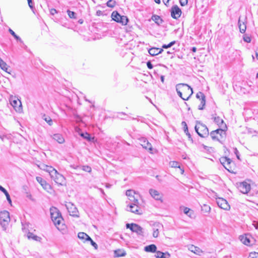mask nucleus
<instances>
[{
	"label": "nucleus",
	"mask_w": 258,
	"mask_h": 258,
	"mask_svg": "<svg viewBox=\"0 0 258 258\" xmlns=\"http://www.w3.org/2000/svg\"><path fill=\"white\" fill-rule=\"evenodd\" d=\"M135 191L132 189L127 190L126 191V195L128 197V199L131 202L130 204H134L136 205L139 204V201L137 198L135 197Z\"/></svg>",
	"instance_id": "0eeeda50"
},
{
	"label": "nucleus",
	"mask_w": 258,
	"mask_h": 258,
	"mask_svg": "<svg viewBox=\"0 0 258 258\" xmlns=\"http://www.w3.org/2000/svg\"><path fill=\"white\" fill-rule=\"evenodd\" d=\"M253 225L256 229L258 230V222H253Z\"/></svg>",
	"instance_id": "e2e57ef3"
},
{
	"label": "nucleus",
	"mask_w": 258,
	"mask_h": 258,
	"mask_svg": "<svg viewBox=\"0 0 258 258\" xmlns=\"http://www.w3.org/2000/svg\"><path fill=\"white\" fill-rule=\"evenodd\" d=\"M169 164L171 167L180 168V163L177 161H171L170 162Z\"/></svg>",
	"instance_id": "58836bf2"
},
{
	"label": "nucleus",
	"mask_w": 258,
	"mask_h": 258,
	"mask_svg": "<svg viewBox=\"0 0 258 258\" xmlns=\"http://www.w3.org/2000/svg\"><path fill=\"white\" fill-rule=\"evenodd\" d=\"M78 237L79 238L85 240V241L91 240V237L84 232H79L78 234Z\"/></svg>",
	"instance_id": "c85d7f7f"
},
{
	"label": "nucleus",
	"mask_w": 258,
	"mask_h": 258,
	"mask_svg": "<svg viewBox=\"0 0 258 258\" xmlns=\"http://www.w3.org/2000/svg\"><path fill=\"white\" fill-rule=\"evenodd\" d=\"M151 19L158 26L161 25L164 22L163 19L158 15H153Z\"/></svg>",
	"instance_id": "6ab92c4d"
},
{
	"label": "nucleus",
	"mask_w": 258,
	"mask_h": 258,
	"mask_svg": "<svg viewBox=\"0 0 258 258\" xmlns=\"http://www.w3.org/2000/svg\"><path fill=\"white\" fill-rule=\"evenodd\" d=\"M191 50L194 52H196L197 51V48L196 47H192L191 49Z\"/></svg>",
	"instance_id": "0e129e2a"
},
{
	"label": "nucleus",
	"mask_w": 258,
	"mask_h": 258,
	"mask_svg": "<svg viewBox=\"0 0 258 258\" xmlns=\"http://www.w3.org/2000/svg\"><path fill=\"white\" fill-rule=\"evenodd\" d=\"M234 153L236 154L237 159L240 160L239 155V152H238V151L237 150L236 148L235 149Z\"/></svg>",
	"instance_id": "052dcab7"
},
{
	"label": "nucleus",
	"mask_w": 258,
	"mask_h": 258,
	"mask_svg": "<svg viewBox=\"0 0 258 258\" xmlns=\"http://www.w3.org/2000/svg\"><path fill=\"white\" fill-rule=\"evenodd\" d=\"M156 249L157 247L154 244L147 245L144 247V250L146 252H156Z\"/></svg>",
	"instance_id": "412c9836"
},
{
	"label": "nucleus",
	"mask_w": 258,
	"mask_h": 258,
	"mask_svg": "<svg viewBox=\"0 0 258 258\" xmlns=\"http://www.w3.org/2000/svg\"><path fill=\"white\" fill-rule=\"evenodd\" d=\"M0 68L3 70L9 73L8 71V68L7 64L1 58H0Z\"/></svg>",
	"instance_id": "f704fd0d"
},
{
	"label": "nucleus",
	"mask_w": 258,
	"mask_h": 258,
	"mask_svg": "<svg viewBox=\"0 0 258 258\" xmlns=\"http://www.w3.org/2000/svg\"><path fill=\"white\" fill-rule=\"evenodd\" d=\"M11 104L13 106V107L16 109V108L18 107L17 106L20 104L18 110L20 111L21 109H22L21 108V102L20 100H13L11 101Z\"/></svg>",
	"instance_id": "cd10ccee"
},
{
	"label": "nucleus",
	"mask_w": 258,
	"mask_h": 258,
	"mask_svg": "<svg viewBox=\"0 0 258 258\" xmlns=\"http://www.w3.org/2000/svg\"><path fill=\"white\" fill-rule=\"evenodd\" d=\"M43 119L49 125H51L52 124L53 121L50 117L44 116Z\"/></svg>",
	"instance_id": "49530a36"
},
{
	"label": "nucleus",
	"mask_w": 258,
	"mask_h": 258,
	"mask_svg": "<svg viewBox=\"0 0 258 258\" xmlns=\"http://www.w3.org/2000/svg\"><path fill=\"white\" fill-rule=\"evenodd\" d=\"M205 104H206V98L205 99L201 100V104H202V105L203 106V107L205 105Z\"/></svg>",
	"instance_id": "680f3d73"
},
{
	"label": "nucleus",
	"mask_w": 258,
	"mask_h": 258,
	"mask_svg": "<svg viewBox=\"0 0 258 258\" xmlns=\"http://www.w3.org/2000/svg\"><path fill=\"white\" fill-rule=\"evenodd\" d=\"M53 180L55 183L60 185H62L65 181V178L62 175L58 173L56 175Z\"/></svg>",
	"instance_id": "a211bd4d"
},
{
	"label": "nucleus",
	"mask_w": 258,
	"mask_h": 258,
	"mask_svg": "<svg viewBox=\"0 0 258 258\" xmlns=\"http://www.w3.org/2000/svg\"><path fill=\"white\" fill-rule=\"evenodd\" d=\"M29 7L32 9L33 8V5L32 0H27Z\"/></svg>",
	"instance_id": "bf43d9fd"
},
{
	"label": "nucleus",
	"mask_w": 258,
	"mask_h": 258,
	"mask_svg": "<svg viewBox=\"0 0 258 258\" xmlns=\"http://www.w3.org/2000/svg\"><path fill=\"white\" fill-rule=\"evenodd\" d=\"M125 226L127 229H130L132 232L138 235H143V229L140 225L135 223H127Z\"/></svg>",
	"instance_id": "39448f33"
},
{
	"label": "nucleus",
	"mask_w": 258,
	"mask_h": 258,
	"mask_svg": "<svg viewBox=\"0 0 258 258\" xmlns=\"http://www.w3.org/2000/svg\"><path fill=\"white\" fill-rule=\"evenodd\" d=\"M159 230L158 229H154V231L153 232V236L155 238H156L159 235Z\"/></svg>",
	"instance_id": "3c124183"
},
{
	"label": "nucleus",
	"mask_w": 258,
	"mask_h": 258,
	"mask_svg": "<svg viewBox=\"0 0 258 258\" xmlns=\"http://www.w3.org/2000/svg\"><path fill=\"white\" fill-rule=\"evenodd\" d=\"M57 13V11L55 9H51L50 10V13L51 15H54Z\"/></svg>",
	"instance_id": "13d9d810"
},
{
	"label": "nucleus",
	"mask_w": 258,
	"mask_h": 258,
	"mask_svg": "<svg viewBox=\"0 0 258 258\" xmlns=\"http://www.w3.org/2000/svg\"><path fill=\"white\" fill-rule=\"evenodd\" d=\"M140 144L143 147V148L146 150H149L150 151H152V146L150 143L144 137H142L139 139Z\"/></svg>",
	"instance_id": "9b49d317"
},
{
	"label": "nucleus",
	"mask_w": 258,
	"mask_h": 258,
	"mask_svg": "<svg viewBox=\"0 0 258 258\" xmlns=\"http://www.w3.org/2000/svg\"><path fill=\"white\" fill-rule=\"evenodd\" d=\"M189 249L195 254L200 255L203 252L202 250L198 247L195 246L193 245L190 246Z\"/></svg>",
	"instance_id": "393cba45"
},
{
	"label": "nucleus",
	"mask_w": 258,
	"mask_h": 258,
	"mask_svg": "<svg viewBox=\"0 0 258 258\" xmlns=\"http://www.w3.org/2000/svg\"><path fill=\"white\" fill-rule=\"evenodd\" d=\"M122 115L127 116V115L125 113L122 112L118 113L117 116V117L120 118L121 119H123V118L122 117Z\"/></svg>",
	"instance_id": "6e6d98bb"
},
{
	"label": "nucleus",
	"mask_w": 258,
	"mask_h": 258,
	"mask_svg": "<svg viewBox=\"0 0 258 258\" xmlns=\"http://www.w3.org/2000/svg\"><path fill=\"white\" fill-rule=\"evenodd\" d=\"M128 22L127 17L125 16H121L119 18V23L121 24L122 25H126Z\"/></svg>",
	"instance_id": "72a5a7b5"
},
{
	"label": "nucleus",
	"mask_w": 258,
	"mask_h": 258,
	"mask_svg": "<svg viewBox=\"0 0 258 258\" xmlns=\"http://www.w3.org/2000/svg\"><path fill=\"white\" fill-rule=\"evenodd\" d=\"M243 40L244 42L247 43H250L251 40L250 36L247 34L243 36Z\"/></svg>",
	"instance_id": "ea45409f"
},
{
	"label": "nucleus",
	"mask_w": 258,
	"mask_h": 258,
	"mask_svg": "<svg viewBox=\"0 0 258 258\" xmlns=\"http://www.w3.org/2000/svg\"><path fill=\"white\" fill-rule=\"evenodd\" d=\"M240 241L244 244L249 245L250 244V240L247 235H242L240 236Z\"/></svg>",
	"instance_id": "bb28decb"
},
{
	"label": "nucleus",
	"mask_w": 258,
	"mask_h": 258,
	"mask_svg": "<svg viewBox=\"0 0 258 258\" xmlns=\"http://www.w3.org/2000/svg\"><path fill=\"white\" fill-rule=\"evenodd\" d=\"M42 167V169L49 173H51V172L54 169V168L50 166H48L46 165H43Z\"/></svg>",
	"instance_id": "e433bc0d"
},
{
	"label": "nucleus",
	"mask_w": 258,
	"mask_h": 258,
	"mask_svg": "<svg viewBox=\"0 0 258 258\" xmlns=\"http://www.w3.org/2000/svg\"><path fill=\"white\" fill-rule=\"evenodd\" d=\"M67 12L68 13V16H69V17L70 18H71V19H76L77 18V17H76L77 14L74 12H73L69 10H68Z\"/></svg>",
	"instance_id": "4c0bfd02"
},
{
	"label": "nucleus",
	"mask_w": 258,
	"mask_h": 258,
	"mask_svg": "<svg viewBox=\"0 0 258 258\" xmlns=\"http://www.w3.org/2000/svg\"><path fill=\"white\" fill-rule=\"evenodd\" d=\"M214 121L217 123L218 125H220L221 124H223L224 123L223 119H222L219 116L214 117Z\"/></svg>",
	"instance_id": "79ce46f5"
},
{
	"label": "nucleus",
	"mask_w": 258,
	"mask_h": 258,
	"mask_svg": "<svg viewBox=\"0 0 258 258\" xmlns=\"http://www.w3.org/2000/svg\"><path fill=\"white\" fill-rule=\"evenodd\" d=\"M27 237L29 239H33V240L36 241H40L41 239V238L34 234L33 233L28 232L27 234Z\"/></svg>",
	"instance_id": "4be33fe9"
},
{
	"label": "nucleus",
	"mask_w": 258,
	"mask_h": 258,
	"mask_svg": "<svg viewBox=\"0 0 258 258\" xmlns=\"http://www.w3.org/2000/svg\"><path fill=\"white\" fill-rule=\"evenodd\" d=\"M36 180L39 182L42 187L47 191H49L51 189V186L49 184L46 182V181L43 179L41 177H36Z\"/></svg>",
	"instance_id": "f8f14e48"
},
{
	"label": "nucleus",
	"mask_w": 258,
	"mask_h": 258,
	"mask_svg": "<svg viewBox=\"0 0 258 258\" xmlns=\"http://www.w3.org/2000/svg\"><path fill=\"white\" fill-rule=\"evenodd\" d=\"M115 3L116 2L114 0H109L107 2L106 5L109 8H113L115 5Z\"/></svg>",
	"instance_id": "a19ab883"
},
{
	"label": "nucleus",
	"mask_w": 258,
	"mask_h": 258,
	"mask_svg": "<svg viewBox=\"0 0 258 258\" xmlns=\"http://www.w3.org/2000/svg\"><path fill=\"white\" fill-rule=\"evenodd\" d=\"M81 136L84 138V139H86L88 141H92L94 140V138H92L90 136V135L88 134V133H81L80 134Z\"/></svg>",
	"instance_id": "c9c22d12"
},
{
	"label": "nucleus",
	"mask_w": 258,
	"mask_h": 258,
	"mask_svg": "<svg viewBox=\"0 0 258 258\" xmlns=\"http://www.w3.org/2000/svg\"><path fill=\"white\" fill-rule=\"evenodd\" d=\"M58 173V172H57V171L54 169L50 173H49V175L50 176L51 178L53 180L56 175Z\"/></svg>",
	"instance_id": "de8ad7c7"
},
{
	"label": "nucleus",
	"mask_w": 258,
	"mask_h": 258,
	"mask_svg": "<svg viewBox=\"0 0 258 258\" xmlns=\"http://www.w3.org/2000/svg\"><path fill=\"white\" fill-rule=\"evenodd\" d=\"M196 97L201 100L206 98L205 95L202 92H198L196 94Z\"/></svg>",
	"instance_id": "37998d69"
},
{
	"label": "nucleus",
	"mask_w": 258,
	"mask_h": 258,
	"mask_svg": "<svg viewBox=\"0 0 258 258\" xmlns=\"http://www.w3.org/2000/svg\"><path fill=\"white\" fill-rule=\"evenodd\" d=\"M0 190L4 194V195L6 196L7 200L8 201L9 203L11 205L12 201L10 198V196L8 192L7 191V190L2 185H0Z\"/></svg>",
	"instance_id": "a878e982"
},
{
	"label": "nucleus",
	"mask_w": 258,
	"mask_h": 258,
	"mask_svg": "<svg viewBox=\"0 0 258 258\" xmlns=\"http://www.w3.org/2000/svg\"><path fill=\"white\" fill-rule=\"evenodd\" d=\"M126 254L123 249H118L114 251V255L116 257L124 256Z\"/></svg>",
	"instance_id": "7c9ffc66"
},
{
	"label": "nucleus",
	"mask_w": 258,
	"mask_h": 258,
	"mask_svg": "<svg viewBox=\"0 0 258 258\" xmlns=\"http://www.w3.org/2000/svg\"><path fill=\"white\" fill-rule=\"evenodd\" d=\"M147 66L149 69H152L153 68V66L150 61H147Z\"/></svg>",
	"instance_id": "4d7b16f0"
},
{
	"label": "nucleus",
	"mask_w": 258,
	"mask_h": 258,
	"mask_svg": "<svg viewBox=\"0 0 258 258\" xmlns=\"http://www.w3.org/2000/svg\"><path fill=\"white\" fill-rule=\"evenodd\" d=\"M220 161L225 168L230 171L229 168H230V164L231 162V160L226 157H223L220 159Z\"/></svg>",
	"instance_id": "4468645a"
},
{
	"label": "nucleus",
	"mask_w": 258,
	"mask_h": 258,
	"mask_svg": "<svg viewBox=\"0 0 258 258\" xmlns=\"http://www.w3.org/2000/svg\"><path fill=\"white\" fill-rule=\"evenodd\" d=\"M225 131L219 128L211 132L210 133V136L213 140H217L219 141L220 140L217 137V135H219L222 138L223 137H222L223 135H225Z\"/></svg>",
	"instance_id": "9d476101"
},
{
	"label": "nucleus",
	"mask_w": 258,
	"mask_h": 258,
	"mask_svg": "<svg viewBox=\"0 0 258 258\" xmlns=\"http://www.w3.org/2000/svg\"><path fill=\"white\" fill-rule=\"evenodd\" d=\"M120 17V15L117 11H113L111 14L112 19L117 23H119Z\"/></svg>",
	"instance_id": "2f4dec72"
},
{
	"label": "nucleus",
	"mask_w": 258,
	"mask_h": 258,
	"mask_svg": "<svg viewBox=\"0 0 258 258\" xmlns=\"http://www.w3.org/2000/svg\"><path fill=\"white\" fill-rule=\"evenodd\" d=\"M150 195L156 200L160 201L162 202V196L160 194L159 192L154 189H150L149 190Z\"/></svg>",
	"instance_id": "2eb2a0df"
},
{
	"label": "nucleus",
	"mask_w": 258,
	"mask_h": 258,
	"mask_svg": "<svg viewBox=\"0 0 258 258\" xmlns=\"http://www.w3.org/2000/svg\"><path fill=\"white\" fill-rule=\"evenodd\" d=\"M255 56L258 60V49L255 51Z\"/></svg>",
	"instance_id": "774afa93"
},
{
	"label": "nucleus",
	"mask_w": 258,
	"mask_h": 258,
	"mask_svg": "<svg viewBox=\"0 0 258 258\" xmlns=\"http://www.w3.org/2000/svg\"><path fill=\"white\" fill-rule=\"evenodd\" d=\"M51 218L54 225L59 229V226L63 221V218L59 211L55 207H51L50 209Z\"/></svg>",
	"instance_id": "f03ea898"
},
{
	"label": "nucleus",
	"mask_w": 258,
	"mask_h": 258,
	"mask_svg": "<svg viewBox=\"0 0 258 258\" xmlns=\"http://www.w3.org/2000/svg\"><path fill=\"white\" fill-rule=\"evenodd\" d=\"M66 207L71 216L77 218L79 217L78 214L79 211L76 207L72 203H67L66 204Z\"/></svg>",
	"instance_id": "423d86ee"
},
{
	"label": "nucleus",
	"mask_w": 258,
	"mask_h": 258,
	"mask_svg": "<svg viewBox=\"0 0 258 258\" xmlns=\"http://www.w3.org/2000/svg\"><path fill=\"white\" fill-rule=\"evenodd\" d=\"M52 138L56 141L59 144H62L64 142V139L62 136L59 134H55L52 136Z\"/></svg>",
	"instance_id": "aec40b11"
},
{
	"label": "nucleus",
	"mask_w": 258,
	"mask_h": 258,
	"mask_svg": "<svg viewBox=\"0 0 258 258\" xmlns=\"http://www.w3.org/2000/svg\"><path fill=\"white\" fill-rule=\"evenodd\" d=\"M138 205V204L134 205V204H130L129 207H127V210L138 215L142 214V212H140V208Z\"/></svg>",
	"instance_id": "dca6fc26"
},
{
	"label": "nucleus",
	"mask_w": 258,
	"mask_h": 258,
	"mask_svg": "<svg viewBox=\"0 0 258 258\" xmlns=\"http://www.w3.org/2000/svg\"><path fill=\"white\" fill-rule=\"evenodd\" d=\"M198 109L199 110H203L204 109V107H203V106L202 105V104H200V105H199L198 106Z\"/></svg>",
	"instance_id": "69168bd1"
},
{
	"label": "nucleus",
	"mask_w": 258,
	"mask_h": 258,
	"mask_svg": "<svg viewBox=\"0 0 258 258\" xmlns=\"http://www.w3.org/2000/svg\"><path fill=\"white\" fill-rule=\"evenodd\" d=\"M181 125L183 126L184 132L188 136V140L192 141V139L191 138V136L190 134H189V133L188 132V127H187V125L185 121H182L181 122Z\"/></svg>",
	"instance_id": "b1692460"
},
{
	"label": "nucleus",
	"mask_w": 258,
	"mask_h": 258,
	"mask_svg": "<svg viewBox=\"0 0 258 258\" xmlns=\"http://www.w3.org/2000/svg\"><path fill=\"white\" fill-rule=\"evenodd\" d=\"M183 211V213L185 214L188 215L189 217H191L190 214L189 213L190 211H191L190 209H189L188 208H187V207H184Z\"/></svg>",
	"instance_id": "8fccbe9b"
},
{
	"label": "nucleus",
	"mask_w": 258,
	"mask_h": 258,
	"mask_svg": "<svg viewBox=\"0 0 258 258\" xmlns=\"http://www.w3.org/2000/svg\"><path fill=\"white\" fill-rule=\"evenodd\" d=\"M178 96L183 100H187L193 93L192 89L186 84H178L176 86Z\"/></svg>",
	"instance_id": "f257e3e1"
},
{
	"label": "nucleus",
	"mask_w": 258,
	"mask_h": 258,
	"mask_svg": "<svg viewBox=\"0 0 258 258\" xmlns=\"http://www.w3.org/2000/svg\"><path fill=\"white\" fill-rule=\"evenodd\" d=\"M163 51L162 48L152 47L149 49L148 52L152 56H155L161 53Z\"/></svg>",
	"instance_id": "f3484780"
},
{
	"label": "nucleus",
	"mask_w": 258,
	"mask_h": 258,
	"mask_svg": "<svg viewBox=\"0 0 258 258\" xmlns=\"http://www.w3.org/2000/svg\"><path fill=\"white\" fill-rule=\"evenodd\" d=\"M195 128L197 133L201 137L205 138L208 136L209 130L205 124L197 121Z\"/></svg>",
	"instance_id": "7ed1b4c3"
},
{
	"label": "nucleus",
	"mask_w": 258,
	"mask_h": 258,
	"mask_svg": "<svg viewBox=\"0 0 258 258\" xmlns=\"http://www.w3.org/2000/svg\"><path fill=\"white\" fill-rule=\"evenodd\" d=\"M175 43H176V41H171V42H170L168 44H163L162 45V49L163 48H165V49L168 48L172 46Z\"/></svg>",
	"instance_id": "c03bdc74"
},
{
	"label": "nucleus",
	"mask_w": 258,
	"mask_h": 258,
	"mask_svg": "<svg viewBox=\"0 0 258 258\" xmlns=\"http://www.w3.org/2000/svg\"><path fill=\"white\" fill-rule=\"evenodd\" d=\"M239 190L244 194H247L250 189V185L246 182L240 183L239 186Z\"/></svg>",
	"instance_id": "ddd939ff"
},
{
	"label": "nucleus",
	"mask_w": 258,
	"mask_h": 258,
	"mask_svg": "<svg viewBox=\"0 0 258 258\" xmlns=\"http://www.w3.org/2000/svg\"><path fill=\"white\" fill-rule=\"evenodd\" d=\"M248 258H258V253L256 252H250Z\"/></svg>",
	"instance_id": "09e8293b"
},
{
	"label": "nucleus",
	"mask_w": 258,
	"mask_h": 258,
	"mask_svg": "<svg viewBox=\"0 0 258 258\" xmlns=\"http://www.w3.org/2000/svg\"><path fill=\"white\" fill-rule=\"evenodd\" d=\"M238 27L239 28L240 32L242 33H245L246 29V26L244 22H242L241 23L240 19L238 21Z\"/></svg>",
	"instance_id": "c756f323"
},
{
	"label": "nucleus",
	"mask_w": 258,
	"mask_h": 258,
	"mask_svg": "<svg viewBox=\"0 0 258 258\" xmlns=\"http://www.w3.org/2000/svg\"><path fill=\"white\" fill-rule=\"evenodd\" d=\"M10 221V213L7 211H3L0 213V224L4 230H6Z\"/></svg>",
	"instance_id": "20e7f679"
},
{
	"label": "nucleus",
	"mask_w": 258,
	"mask_h": 258,
	"mask_svg": "<svg viewBox=\"0 0 258 258\" xmlns=\"http://www.w3.org/2000/svg\"><path fill=\"white\" fill-rule=\"evenodd\" d=\"M216 202L218 206L222 209L229 210L230 208L227 201L223 198H219L217 199Z\"/></svg>",
	"instance_id": "1a4fd4ad"
},
{
	"label": "nucleus",
	"mask_w": 258,
	"mask_h": 258,
	"mask_svg": "<svg viewBox=\"0 0 258 258\" xmlns=\"http://www.w3.org/2000/svg\"><path fill=\"white\" fill-rule=\"evenodd\" d=\"M202 210L203 211L208 213L210 211L211 208L209 206L204 204L203 206L202 207Z\"/></svg>",
	"instance_id": "a18cd8bd"
},
{
	"label": "nucleus",
	"mask_w": 258,
	"mask_h": 258,
	"mask_svg": "<svg viewBox=\"0 0 258 258\" xmlns=\"http://www.w3.org/2000/svg\"><path fill=\"white\" fill-rule=\"evenodd\" d=\"M170 254L168 252H162L160 251H156L155 256L157 258H169Z\"/></svg>",
	"instance_id": "5701e85b"
},
{
	"label": "nucleus",
	"mask_w": 258,
	"mask_h": 258,
	"mask_svg": "<svg viewBox=\"0 0 258 258\" xmlns=\"http://www.w3.org/2000/svg\"><path fill=\"white\" fill-rule=\"evenodd\" d=\"M170 12L171 17L175 19H178L181 14V11L177 5L172 6Z\"/></svg>",
	"instance_id": "6e6552de"
},
{
	"label": "nucleus",
	"mask_w": 258,
	"mask_h": 258,
	"mask_svg": "<svg viewBox=\"0 0 258 258\" xmlns=\"http://www.w3.org/2000/svg\"><path fill=\"white\" fill-rule=\"evenodd\" d=\"M83 170L88 172L91 171V168L89 166H84L83 167Z\"/></svg>",
	"instance_id": "603ef678"
},
{
	"label": "nucleus",
	"mask_w": 258,
	"mask_h": 258,
	"mask_svg": "<svg viewBox=\"0 0 258 258\" xmlns=\"http://www.w3.org/2000/svg\"><path fill=\"white\" fill-rule=\"evenodd\" d=\"M160 79H161V81L162 83H164V76H161V77H160Z\"/></svg>",
	"instance_id": "338daca9"
},
{
	"label": "nucleus",
	"mask_w": 258,
	"mask_h": 258,
	"mask_svg": "<svg viewBox=\"0 0 258 258\" xmlns=\"http://www.w3.org/2000/svg\"><path fill=\"white\" fill-rule=\"evenodd\" d=\"M9 32L18 41L20 42L21 43L24 44L23 41L21 39V38L16 35V34L15 33V32L12 30L11 28L9 29Z\"/></svg>",
	"instance_id": "473e14b6"
},
{
	"label": "nucleus",
	"mask_w": 258,
	"mask_h": 258,
	"mask_svg": "<svg viewBox=\"0 0 258 258\" xmlns=\"http://www.w3.org/2000/svg\"><path fill=\"white\" fill-rule=\"evenodd\" d=\"M88 241H90V243H91V244L95 248V249H97L98 248V245L97 244H96V242H95L91 238V240H88Z\"/></svg>",
	"instance_id": "864d4df0"
},
{
	"label": "nucleus",
	"mask_w": 258,
	"mask_h": 258,
	"mask_svg": "<svg viewBox=\"0 0 258 258\" xmlns=\"http://www.w3.org/2000/svg\"><path fill=\"white\" fill-rule=\"evenodd\" d=\"M187 0H179V3L181 6H185L187 4Z\"/></svg>",
	"instance_id": "5fc2aeb1"
}]
</instances>
